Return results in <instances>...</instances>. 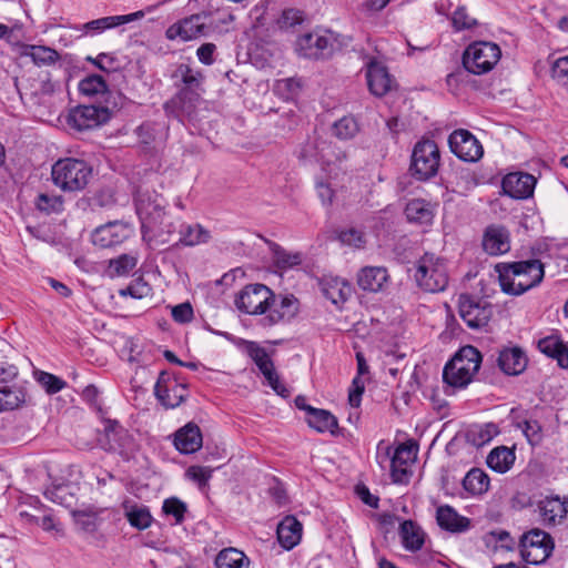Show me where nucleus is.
I'll return each instance as SVG.
<instances>
[{
    "label": "nucleus",
    "mask_w": 568,
    "mask_h": 568,
    "mask_svg": "<svg viewBox=\"0 0 568 568\" xmlns=\"http://www.w3.org/2000/svg\"><path fill=\"white\" fill-rule=\"evenodd\" d=\"M172 317L178 323H189L193 318V308L190 303H182L172 308Z\"/></svg>",
    "instance_id": "63"
},
{
    "label": "nucleus",
    "mask_w": 568,
    "mask_h": 568,
    "mask_svg": "<svg viewBox=\"0 0 568 568\" xmlns=\"http://www.w3.org/2000/svg\"><path fill=\"white\" fill-rule=\"evenodd\" d=\"M303 12L297 9H286L278 19L281 29H288L303 22Z\"/></svg>",
    "instance_id": "59"
},
{
    "label": "nucleus",
    "mask_w": 568,
    "mask_h": 568,
    "mask_svg": "<svg viewBox=\"0 0 568 568\" xmlns=\"http://www.w3.org/2000/svg\"><path fill=\"white\" fill-rule=\"evenodd\" d=\"M541 353L557 361L561 368L568 367V347L558 336H547L538 342Z\"/></svg>",
    "instance_id": "34"
},
{
    "label": "nucleus",
    "mask_w": 568,
    "mask_h": 568,
    "mask_svg": "<svg viewBox=\"0 0 568 568\" xmlns=\"http://www.w3.org/2000/svg\"><path fill=\"white\" fill-rule=\"evenodd\" d=\"M248 558L235 548H225L215 558L216 568H247Z\"/></svg>",
    "instance_id": "41"
},
{
    "label": "nucleus",
    "mask_w": 568,
    "mask_h": 568,
    "mask_svg": "<svg viewBox=\"0 0 568 568\" xmlns=\"http://www.w3.org/2000/svg\"><path fill=\"white\" fill-rule=\"evenodd\" d=\"M154 395L165 409H173L189 397L187 384L180 376L162 371L154 386Z\"/></svg>",
    "instance_id": "8"
},
{
    "label": "nucleus",
    "mask_w": 568,
    "mask_h": 568,
    "mask_svg": "<svg viewBox=\"0 0 568 568\" xmlns=\"http://www.w3.org/2000/svg\"><path fill=\"white\" fill-rule=\"evenodd\" d=\"M180 220H174L169 215H164L158 222L146 223L142 231L143 240L151 246H160L172 243L176 234L179 235Z\"/></svg>",
    "instance_id": "16"
},
{
    "label": "nucleus",
    "mask_w": 568,
    "mask_h": 568,
    "mask_svg": "<svg viewBox=\"0 0 568 568\" xmlns=\"http://www.w3.org/2000/svg\"><path fill=\"white\" fill-rule=\"evenodd\" d=\"M88 61L93 63L97 68L105 72H113L120 68L119 60L109 53H100L95 58L88 57Z\"/></svg>",
    "instance_id": "56"
},
{
    "label": "nucleus",
    "mask_w": 568,
    "mask_h": 568,
    "mask_svg": "<svg viewBox=\"0 0 568 568\" xmlns=\"http://www.w3.org/2000/svg\"><path fill=\"white\" fill-rule=\"evenodd\" d=\"M540 518L545 525L560 524L568 513V497L548 496L537 503Z\"/></svg>",
    "instance_id": "25"
},
{
    "label": "nucleus",
    "mask_w": 568,
    "mask_h": 568,
    "mask_svg": "<svg viewBox=\"0 0 568 568\" xmlns=\"http://www.w3.org/2000/svg\"><path fill=\"white\" fill-rule=\"evenodd\" d=\"M554 546L551 536L539 528L525 532L519 544L523 559L530 565L545 562L551 555Z\"/></svg>",
    "instance_id": "9"
},
{
    "label": "nucleus",
    "mask_w": 568,
    "mask_h": 568,
    "mask_svg": "<svg viewBox=\"0 0 568 568\" xmlns=\"http://www.w3.org/2000/svg\"><path fill=\"white\" fill-rule=\"evenodd\" d=\"M273 260L276 267L287 270L302 263V254L298 252H287L275 244L273 247Z\"/></svg>",
    "instance_id": "46"
},
{
    "label": "nucleus",
    "mask_w": 568,
    "mask_h": 568,
    "mask_svg": "<svg viewBox=\"0 0 568 568\" xmlns=\"http://www.w3.org/2000/svg\"><path fill=\"white\" fill-rule=\"evenodd\" d=\"M489 477L480 468H471L463 479L464 489L470 495H481L489 488Z\"/></svg>",
    "instance_id": "39"
},
{
    "label": "nucleus",
    "mask_w": 568,
    "mask_h": 568,
    "mask_svg": "<svg viewBox=\"0 0 568 568\" xmlns=\"http://www.w3.org/2000/svg\"><path fill=\"white\" fill-rule=\"evenodd\" d=\"M150 293L151 286L142 277L134 280L129 286L120 291V295H129L133 298H143Z\"/></svg>",
    "instance_id": "54"
},
{
    "label": "nucleus",
    "mask_w": 568,
    "mask_h": 568,
    "mask_svg": "<svg viewBox=\"0 0 568 568\" xmlns=\"http://www.w3.org/2000/svg\"><path fill=\"white\" fill-rule=\"evenodd\" d=\"M338 240L343 244L355 248H362L366 243L365 234L361 230L354 227L341 231L338 234Z\"/></svg>",
    "instance_id": "51"
},
{
    "label": "nucleus",
    "mask_w": 568,
    "mask_h": 568,
    "mask_svg": "<svg viewBox=\"0 0 568 568\" xmlns=\"http://www.w3.org/2000/svg\"><path fill=\"white\" fill-rule=\"evenodd\" d=\"M274 300V293L264 284H248L243 287L235 297L236 308L248 315L265 314L270 302Z\"/></svg>",
    "instance_id": "12"
},
{
    "label": "nucleus",
    "mask_w": 568,
    "mask_h": 568,
    "mask_svg": "<svg viewBox=\"0 0 568 568\" xmlns=\"http://www.w3.org/2000/svg\"><path fill=\"white\" fill-rule=\"evenodd\" d=\"M298 313V300L293 295L281 296L270 302L267 314L263 317L265 326H273L282 322H288Z\"/></svg>",
    "instance_id": "20"
},
{
    "label": "nucleus",
    "mask_w": 568,
    "mask_h": 568,
    "mask_svg": "<svg viewBox=\"0 0 568 568\" xmlns=\"http://www.w3.org/2000/svg\"><path fill=\"white\" fill-rule=\"evenodd\" d=\"M405 215L409 222L430 224L434 219V207L426 200L413 199L406 204Z\"/></svg>",
    "instance_id": "37"
},
{
    "label": "nucleus",
    "mask_w": 568,
    "mask_h": 568,
    "mask_svg": "<svg viewBox=\"0 0 568 568\" xmlns=\"http://www.w3.org/2000/svg\"><path fill=\"white\" fill-rule=\"evenodd\" d=\"M203 444L200 427L194 423H187L175 433L174 445L182 454H193Z\"/></svg>",
    "instance_id": "29"
},
{
    "label": "nucleus",
    "mask_w": 568,
    "mask_h": 568,
    "mask_svg": "<svg viewBox=\"0 0 568 568\" xmlns=\"http://www.w3.org/2000/svg\"><path fill=\"white\" fill-rule=\"evenodd\" d=\"M130 233L128 224L114 221L97 227L91 240L95 246L106 248L122 243L130 236Z\"/></svg>",
    "instance_id": "21"
},
{
    "label": "nucleus",
    "mask_w": 568,
    "mask_h": 568,
    "mask_svg": "<svg viewBox=\"0 0 568 568\" xmlns=\"http://www.w3.org/2000/svg\"><path fill=\"white\" fill-rule=\"evenodd\" d=\"M210 14H192L184 18L166 30V38L170 40L191 41L200 37H206L212 30V23L207 22Z\"/></svg>",
    "instance_id": "14"
},
{
    "label": "nucleus",
    "mask_w": 568,
    "mask_h": 568,
    "mask_svg": "<svg viewBox=\"0 0 568 568\" xmlns=\"http://www.w3.org/2000/svg\"><path fill=\"white\" fill-rule=\"evenodd\" d=\"M480 364V352L471 345H466L445 365L443 379L448 386L465 388L473 382Z\"/></svg>",
    "instance_id": "3"
},
{
    "label": "nucleus",
    "mask_w": 568,
    "mask_h": 568,
    "mask_svg": "<svg viewBox=\"0 0 568 568\" xmlns=\"http://www.w3.org/2000/svg\"><path fill=\"white\" fill-rule=\"evenodd\" d=\"M103 430L105 442L102 445L105 450L121 455L133 450V437L119 422L113 419L105 420Z\"/></svg>",
    "instance_id": "19"
},
{
    "label": "nucleus",
    "mask_w": 568,
    "mask_h": 568,
    "mask_svg": "<svg viewBox=\"0 0 568 568\" xmlns=\"http://www.w3.org/2000/svg\"><path fill=\"white\" fill-rule=\"evenodd\" d=\"M414 278L425 292H443L449 280L445 260L434 253H425L415 264Z\"/></svg>",
    "instance_id": "5"
},
{
    "label": "nucleus",
    "mask_w": 568,
    "mask_h": 568,
    "mask_svg": "<svg viewBox=\"0 0 568 568\" xmlns=\"http://www.w3.org/2000/svg\"><path fill=\"white\" fill-rule=\"evenodd\" d=\"M528 358L525 352L518 347H506L499 352L498 366L507 375H519L527 366Z\"/></svg>",
    "instance_id": "30"
},
{
    "label": "nucleus",
    "mask_w": 568,
    "mask_h": 568,
    "mask_svg": "<svg viewBox=\"0 0 568 568\" xmlns=\"http://www.w3.org/2000/svg\"><path fill=\"white\" fill-rule=\"evenodd\" d=\"M450 151L465 162H477L484 154L481 143L468 130H455L448 138Z\"/></svg>",
    "instance_id": "15"
},
{
    "label": "nucleus",
    "mask_w": 568,
    "mask_h": 568,
    "mask_svg": "<svg viewBox=\"0 0 568 568\" xmlns=\"http://www.w3.org/2000/svg\"><path fill=\"white\" fill-rule=\"evenodd\" d=\"M535 185V176L525 172L509 173L501 183L504 193L517 200L530 197L534 194Z\"/></svg>",
    "instance_id": "23"
},
{
    "label": "nucleus",
    "mask_w": 568,
    "mask_h": 568,
    "mask_svg": "<svg viewBox=\"0 0 568 568\" xmlns=\"http://www.w3.org/2000/svg\"><path fill=\"white\" fill-rule=\"evenodd\" d=\"M210 240V232L200 224H185L180 221L179 236L175 244L194 246L206 243Z\"/></svg>",
    "instance_id": "36"
},
{
    "label": "nucleus",
    "mask_w": 568,
    "mask_h": 568,
    "mask_svg": "<svg viewBox=\"0 0 568 568\" xmlns=\"http://www.w3.org/2000/svg\"><path fill=\"white\" fill-rule=\"evenodd\" d=\"M174 78L180 79L178 93L166 101L163 105L168 116L182 120V116H190L200 100L203 92V75L200 71L192 69L187 64H180Z\"/></svg>",
    "instance_id": "2"
},
{
    "label": "nucleus",
    "mask_w": 568,
    "mask_h": 568,
    "mask_svg": "<svg viewBox=\"0 0 568 568\" xmlns=\"http://www.w3.org/2000/svg\"><path fill=\"white\" fill-rule=\"evenodd\" d=\"M277 540L287 550L294 548L302 538V524L294 516H286L277 525Z\"/></svg>",
    "instance_id": "32"
},
{
    "label": "nucleus",
    "mask_w": 568,
    "mask_h": 568,
    "mask_svg": "<svg viewBox=\"0 0 568 568\" xmlns=\"http://www.w3.org/2000/svg\"><path fill=\"white\" fill-rule=\"evenodd\" d=\"M358 286L368 292L384 291L389 284L387 268L383 266H365L357 274Z\"/></svg>",
    "instance_id": "28"
},
{
    "label": "nucleus",
    "mask_w": 568,
    "mask_h": 568,
    "mask_svg": "<svg viewBox=\"0 0 568 568\" xmlns=\"http://www.w3.org/2000/svg\"><path fill=\"white\" fill-rule=\"evenodd\" d=\"M359 131L358 122L353 116H343L333 125V133L341 140L353 139Z\"/></svg>",
    "instance_id": "47"
},
{
    "label": "nucleus",
    "mask_w": 568,
    "mask_h": 568,
    "mask_svg": "<svg viewBox=\"0 0 568 568\" xmlns=\"http://www.w3.org/2000/svg\"><path fill=\"white\" fill-rule=\"evenodd\" d=\"M22 54L31 58L37 65H50L59 59V53L45 45L26 44Z\"/></svg>",
    "instance_id": "42"
},
{
    "label": "nucleus",
    "mask_w": 568,
    "mask_h": 568,
    "mask_svg": "<svg viewBox=\"0 0 568 568\" xmlns=\"http://www.w3.org/2000/svg\"><path fill=\"white\" fill-rule=\"evenodd\" d=\"M459 314L468 327L480 328L488 324L491 317V308L486 305L483 306L467 296H462Z\"/></svg>",
    "instance_id": "26"
},
{
    "label": "nucleus",
    "mask_w": 568,
    "mask_h": 568,
    "mask_svg": "<svg viewBox=\"0 0 568 568\" xmlns=\"http://www.w3.org/2000/svg\"><path fill=\"white\" fill-rule=\"evenodd\" d=\"M124 516L130 525L139 530L146 529L151 526L152 516L146 506L138 505L131 499L122 503Z\"/></svg>",
    "instance_id": "33"
},
{
    "label": "nucleus",
    "mask_w": 568,
    "mask_h": 568,
    "mask_svg": "<svg viewBox=\"0 0 568 568\" xmlns=\"http://www.w3.org/2000/svg\"><path fill=\"white\" fill-rule=\"evenodd\" d=\"M111 115V110L104 105H79L70 110L68 124L79 132L94 130L108 123Z\"/></svg>",
    "instance_id": "13"
},
{
    "label": "nucleus",
    "mask_w": 568,
    "mask_h": 568,
    "mask_svg": "<svg viewBox=\"0 0 568 568\" xmlns=\"http://www.w3.org/2000/svg\"><path fill=\"white\" fill-rule=\"evenodd\" d=\"M399 536L404 548L409 551L419 550L425 542V532L420 526L410 519L400 524Z\"/></svg>",
    "instance_id": "35"
},
{
    "label": "nucleus",
    "mask_w": 568,
    "mask_h": 568,
    "mask_svg": "<svg viewBox=\"0 0 568 568\" xmlns=\"http://www.w3.org/2000/svg\"><path fill=\"white\" fill-rule=\"evenodd\" d=\"M37 381L49 394H55L65 387L64 381L47 372H39Z\"/></svg>",
    "instance_id": "52"
},
{
    "label": "nucleus",
    "mask_w": 568,
    "mask_h": 568,
    "mask_svg": "<svg viewBox=\"0 0 568 568\" xmlns=\"http://www.w3.org/2000/svg\"><path fill=\"white\" fill-rule=\"evenodd\" d=\"M36 206L47 214L60 213L63 210V199L61 195L41 193L37 197Z\"/></svg>",
    "instance_id": "48"
},
{
    "label": "nucleus",
    "mask_w": 568,
    "mask_h": 568,
    "mask_svg": "<svg viewBox=\"0 0 568 568\" xmlns=\"http://www.w3.org/2000/svg\"><path fill=\"white\" fill-rule=\"evenodd\" d=\"M268 386L280 396L286 398L291 395V390L281 382L278 374L275 369L272 372H264L263 375Z\"/></svg>",
    "instance_id": "60"
},
{
    "label": "nucleus",
    "mask_w": 568,
    "mask_h": 568,
    "mask_svg": "<svg viewBox=\"0 0 568 568\" xmlns=\"http://www.w3.org/2000/svg\"><path fill=\"white\" fill-rule=\"evenodd\" d=\"M300 82L294 78H286L276 81L275 91L285 99H291L297 93Z\"/></svg>",
    "instance_id": "58"
},
{
    "label": "nucleus",
    "mask_w": 568,
    "mask_h": 568,
    "mask_svg": "<svg viewBox=\"0 0 568 568\" xmlns=\"http://www.w3.org/2000/svg\"><path fill=\"white\" fill-rule=\"evenodd\" d=\"M77 526L84 532H94L99 525V513L92 507L72 511Z\"/></svg>",
    "instance_id": "44"
},
{
    "label": "nucleus",
    "mask_w": 568,
    "mask_h": 568,
    "mask_svg": "<svg viewBox=\"0 0 568 568\" xmlns=\"http://www.w3.org/2000/svg\"><path fill=\"white\" fill-rule=\"evenodd\" d=\"M91 176V165L79 159H60L51 168L52 182L63 192L84 190Z\"/></svg>",
    "instance_id": "4"
},
{
    "label": "nucleus",
    "mask_w": 568,
    "mask_h": 568,
    "mask_svg": "<svg viewBox=\"0 0 568 568\" xmlns=\"http://www.w3.org/2000/svg\"><path fill=\"white\" fill-rule=\"evenodd\" d=\"M551 77L558 84L568 88V55L560 57L554 62Z\"/></svg>",
    "instance_id": "55"
},
{
    "label": "nucleus",
    "mask_w": 568,
    "mask_h": 568,
    "mask_svg": "<svg viewBox=\"0 0 568 568\" xmlns=\"http://www.w3.org/2000/svg\"><path fill=\"white\" fill-rule=\"evenodd\" d=\"M213 469L207 466L193 465L185 471V477L194 483L202 489L212 478Z\"/></svg>",
    "instance_id": "50"
},
{
    "label": "nucleus",
    "mask_w": 568,
    "mask_h": 568,
    "mask_svg": "<svg viewBox=\"0 0 568 568\" xmlns=\"http://www.w3.org/2000/svg\"><path fill=\"white\" fill-rule=\"evenodd\" d=\"M500 57L501 50L498 44L476 41L466 48L463 64L468 72L479 75L491 71Z\"/></svg>",
    "instance_id": "7"
},
{
    "label": "nucleus",
    "mask_w": 568,
    "mask_h": 568,
    "mask_svg": "<svg viewBox=\"0 0 568 568\" xmlns=\"http://www.w3.org/2000/svg\"><path fill=\"white\" fill-rule=\"evenodd\" d=\"M26 402V393L21 387L4 386L0 388V412L18 408Z\"/></svg>",
    "instance_id": "43"
},
{
    "label": "nucleus",
    "mask_w": 568,
    "mask_h": 568,
    "mask_svg": "<svg viewBox=\"0 0 568 568\" xmlns=\"http://www.w3.org/2000/svg\"><path fill=\"white\" fill-rule=\"evenodd\" d=\"M138 264V257L132 254H122L116 258L110 260L108 272L113 276L128 275Z\"/></svg>",
    "instance_id": "45"
},
{
    "label": "nucleus",
    "mask_w": 568,
    "mask_h": 568,
    "mask_svg": "<svg viewBox=\"0 0 568 568\" xmlns=\"http://www.w3.org/2000/svg\"><path fill=\"white\" fill-rule=\"evenodd\" d=\"M298 57L310 60H325L333 55L335 38L331 32H308L300 36L294 45Z\"/></svg>",
    "instance_id": "10"
},
{
    "label": "nucleus",
    "mask_w": 568,
    "mask_h": 568,
    "mask_svg": "<svg viewBox=\"0 0 568 568\" xmlns=\"http://www.w3.org/2000/svg\"><path fill=\"white\" fill-rule=\"evenodd\" d=\"M452 22L455 29H470L476 24V19L468 16L465 8H458L453 14Z\"/></svg>",
    "instance_id": "61"
},
{
    "label": "nucleus",
    "mask_w": 568,
    "mask_h": 568,
    "mask_svg": "<svg viewBox=\"0 0 568 568\" xmlns=\"http://www.w3.org/2000/svg\"><path fill=\"white\" fill-rule=\"evenodd\" d=\"M297 158L304 163H320L329 174L334 169L343 170L347 155L344 151L324 140H307L297 151Z\"/></svg>",
    "instance_id": "6"
},
{
    "label": "nucleus",
    "mask_w": 568,
    "mask_h": 568,
    "mask_svg": "<svg viewBox=\"0 0 568 568\" xmlns=\"http://www.w3.org/2000/svg\"><path fill=\"white\" fill-rule=\"evenodd\" d=\"M306 420L312 428L320 433H334L337 427L336 417L325 409L310 408Z\"/></svg>",
    "instance_id": "40"
},
{
    "label": "nucleus",
    "mask_w": 568,
    "mask_h": 568,
    "mask_svg": "<svg viewBox=\"0 0 568 568\" xmlns=\"http://www.w3.org/2000/svg\"><path fill=\"white\" fill-rule=\"evenodd\" d=\"M515 459L516 456L513 449L506 446H498L488 454L486 462L490 469L504 474L511 468Z\"/></svg>",
    "instance_id": "38"
},
{
    "label": "nucleus",
    "mask_w": 568,
    "mask_h": 568,
    "mask_svg": "<svg viewBox=\"0 0 568 568\" xmlns=\"http://www.w3.org/2000/svg\"><path fill=\"white\" fill-rule=\"evenodd\" d=\"M440 154L433 140H422L416 143L412 154L410 170L418 180H428L436 175L439 168Z\"/></svg>",
    "instance_id": "11"
},
{
    "label": "nucleus",
    "mask_w": 568,
    "mask_h": 568,
    "mask_svg": "<svg viewBox=\"0 0 568 568\" xmlns=\"http://www.w3.org/2000/svg\"><path fill=\"white\" fill-rule=\"evenodd\" d=\"M417 456V447L414 443L399 444L390 458V475L394 483L407 480V467L413 464Z\"/></svg>",
    "instance_id": "22"
},
{
    "label": "nucleus",
    "mask_w": 568,
    "mask_h": 568,
    "mask_svg": "<svg viewBox=\"0 0 568 568\" xmlns=\"http://www.w3.org/2000/svg\"><path fill=\"white\" fill-rule=\"evenodd\" d=\"M436 521L438 526L449 532H464L469 529L470 520L460 516L452 506L443 505L436 510Z\"/></svg>",
    "instance_id": "31"
},
{
    "label": "nucleus",
    "mask_w": 568,
    "mask_h": 568,
    "mask_svg": "<svg viewBox=\"0 0 568 568\" xmlns=\"http://www.w3.org/2000/svg\"><path fill=\"white\" fill-rule=\"evenodd\" d=\"M365 75L368 90L375 97H384L396 84L395 79L389 74L388 69L375 58H371L366 62Z\"/></svg>",
    "instance_id": "18"
},
{
    "label": "nucleus",
    "mask_w": 568,
    "mask_h": 568,
    "mask_svg": "<svg viewBox=\"0 0 568 568\" xmlns=\"http://www.w3.org/2000/svg\"><path fill=\"white\" fill-rule=\"evenodd\" d=\"M483 248L489 255H501L510 250L508 230L503 225H489L483 236Z\"/></svg>",
    "instance_id": "27"
},
{
    "label": "nucleus",
    "mask_w": 568,
    "mask_h": 568,
    "mask_svg": "<svg viewBox=\"0 0 568 568\" xmlns=\"http://www.w3.org/2000/svg\"><path fill=\"white\" fill-rule=\"evenodd\" d=\"M79 89L85 95H95L106 91V83L101 75L93 74L83 79L79 84Z\"/></svg>",
    "instance_id": "49"
},
{
    "label": "nucleus",
    "mask_w": 568,
    "mask_h": 568,
    "mask_svg": "<svg viewBox=\"0 0 568 568\" xmlns=\"http://www.w3.org/2000/svg\"><path fill=\"white\" fill-rule=\"evenodd\" d=\"M143 17L142 11H138L130 14L124 16H111V17H103L99 18L92 21H89L83 24H75L71 27L74 31H78L81 33V36H97L102 33L103 31L115 28L118 26L129 23L131 21H134L138 18Z\"/></svg>",
    "instance_id": "24"
},
{
    "label": "nucleus",
    "mask_w": 568,
    "mask_h": 568,
    "mask_svg": "<svg viewBox=\"0 0 568 568\" xmlns=\"http://www.w3.org/2000/svg\"><path fill=\"white\" fill-rule=\"evenodd\" d=\"M497 426L493 423L480 426L476 433L477 438L474 439V444L477 446L485 445L490 442L495 435H497Z\"/></svg>",
    "instance_id": "62"
},
{
    "label": "nucleus",
    "mask_w": 568,
    "mask_h": 568,
    "mask_svg": "<svg viewBox=\"0 0 568 568\" xmlns=\"http://www.w3.org/2000/svg\"><path fill=\"white\" fill-rule=\"evenodd\" d=\"M162 509L166 515H171L174 517L175 524H181L184 520L186 505L179 498L171 497L165 499Z\"/></svg>",
    "instance_id": "53"
},
{
    "label": "nucleus",
    "mask_w": 568,
    "mask_h": 568,
    "mask_svg": "<svg viewBox=\"0 0 568 568\" xmlns=\"http://www.w3.org/2000/svg\"><path fill=\"white\" fill-rule=\"evenodd\" d=\"M495 271L501 291L514 296L539 286L545 277V265L537 258L498 263Z\"/></svg>",
    "instance_id": "1"
},
{
    "label": "nucleus",
    "mask_w": 568,
    "mask_h": 568,
    "mask_svg": "<svg viewBox=\"0 0 568 568\" xmlns=\"http://www.w3.org/2000/svg\"><path fill=\"white\" fill-rule=\"evenodd\" d=\"M531 445H538L542 439V428L540 424L535 419L525 420L519 425Z\"/></svg>",
    "instance_id": "57"
},
{
    "label": "nucleus",
    "mask_w": 568,
    "mask_h": 568,
    "mask_svg": "<svg viewBox=\"0 0 568 568\" xmlns=\"http://www.w3.org/2000/svg\"><path fill=\"white\" fill-rule=\"evenodd\" d=\"M165 200L154 191L139 190L135 195V210L141 220V230L146 223L158 222L166 213L164 212Z\"/></svg>",
    "instance_id": "17"
},
{
    "label": "nucleus",
    "mask_w": 568,
    "mask_h": 568,
    "mask_svg": "<svg viewBox=\"0 0 568 568\" xmlns=\"http://www.w3.org/2000/svg\"><path fill=\"white\" fill-rule=\"evenodd\" d=\"M246 351L248 356L252 358V361L255 363L257 367L261 365V363H266L268 359H271L266 349L261 347L255 342H250L246 346Z\"/></svg>",
    "instance_id": "64"
}]
</instances>
